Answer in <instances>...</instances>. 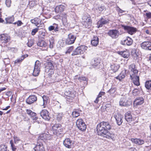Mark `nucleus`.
Returning a JSON list of instances; mask_svg holds the SVG:
<instances>
[{"mask_svg": "<svg viewBox=\"0 0 151 151\" xmlns=\"http://www.w3.org/2000/svg\"><path fill=\"white\" fill-rule=\"evenodd\" d=\"M104 6L100 5L98 6V9L100 12H101L104 9Z\"/></svg>", "mask_w": 151, "mask_h": 151, "instance_id": "nucleus-53", "label": "nucleus"}, {"mask_svg": "<svg viewBox=\"0 0 151 151\" xmlns=\"http://www.w3.org/2000/svg\"><path fill=\"white\" fill-rule=\"evenodd\" d=\"M37 97L34 95L30 96L26 100V102L28 104L34 103L37 100Z\"/></svg>", "mask_w": 151, "mask_h": 151, "instance_id": "nucleus-14", "label": "nucleus"}, {"mask_svg": "<svg viewBox=\"0 0 151 151\" xmlns=\"http://www.w3.org/2000/svg\"><path fill=\"white\" fill-rule=\"evenodd\" d=\"M76 38V36L71 34L68 35V37L66 40V43L68 44H71L74 43Z\"/></svg>", "mask_w": 151, "mask_h": 151, "instance_id": "nucleus-13", "label": "nucleus"}, {"mask_svg": "<svg viewBox=\"0 0 151 151\" xmlns=\"http://www.w3.org/2000/svg\"><path fill=\"white\" fill-rule=\"evenodd\" d=\"M133 43L132 40L129 37H127L126 39L121 42V43L123 45L130 46L132 45Z\"/></svg>", "mask_w": 151, "mask_h": 151, "instance_id": "nucleus-19", "label": "nucleus"}, {"mask_svg": "<svg viewBox=\"0 0 151 151\" xmlns=\"http://www.w3.org/2000/svg\"><path fill=\"white\" fill-rule=\"evenodd\" d=\"M14 18L13 16L6 18L5 19L6 23H12L14 21Z\"/></svg>", "mask_w": 151, "mask_h": 151, "instance_id": "nucleus-38", "label": "nucleus"}, {"mask_svg": "<svg viewBox=\"0 0 151 151\" xmlns=\"http://www.w3.org/2000/svg\"><path fill=\"white\" fill-rule=\"evenodd\" d=\"M130 151H137L136 150L134 147L131 148L130 149Z\"/></svg>", "mask_w": 151, "mask_h": 151, "instance_id": "nucleus-61", "label": "nucleus"}, {"mask_svg": "<svg viewBox=\"0 0 151 151\" xmlns=\"http://www.w3.org/2000/svg\"><path fill=\"white\" fill-rule=\"evenodd\" d=\"M28 55L27 54L24 55H22L20 58L17 59L15 61V64L19 63L21 62L25 58L27 57Z\"/></svg>", "mask_w": 151, "mask_h": 151, "instance_id": "nucleus-33", "label": "nucleus"}, {"mask_svg": "<svg viewBox=\"0 0 151 151\" xmlns=\"http://www.w3.org/2000/svg\"><path fill=\"white\" fill-rule=\"evenodd\" d=\"M98 97H97L96 98V100L94 101V102L95 103H97L98 101Z\"/></svg>", "mask_w": 151, "mask_h": 151, "instance_id": "nucleus-63", "label": "nucleus"}, {"mask_svg": "<svg viewBox=\"0 0 151 151\" xmlns=\"http://www.w3.org/2000/svg\"><path fill=\"white\" fill-rule=\"evenodd\" d=\"M11 0H6L5 3L6 5V6L9 7L11 6Z\"/></svg>", "mask_w": 151, "mask_h": 151, "instance_id": "nucleus-52", "label": "nucleus"}, {"mask_svg": "<svg viewBox=\"0 0 151 151\" xmlns=\"http://www.w3.org/2000/svg\"><path fill=\"white\" fill-rule=\"evenodd\" d=\"M148 0H142V2H144V3L147 4H150V3L148 2Z\"/></svg>", "mask_w": 151, "mask_h": 151, "instance_id": "nucleus-59", "label": "nucleus"}, {"mask_svg": "<svg viewBox=\"0 0 151 151\" xmlns=\"http://www.w3.org/2000/svg\"><path fill=\"white\" fill-rule=\"evenodd\" d=\"M125 119L128 122H130L132 121V116L130 111H128L126 113Z\"/></svg>", "mask_w": 151, "mask_h": 151, "instance_id": "nucleus-26", "label": "nucleus"}, {"mask_svg": "<svg viewBox=\"0 0 151 151\" xmlns=\"http://www.w3.org/2000/svg\"><path fill=\"white\" fill-rule=\"evenodd\" d=\"M39 29V28H36L34 29H33L32 32V35H35L36 33L38 31Z\"/></svg>", "mask_w": 151, "mask_h": 151, "instance_id": "nucleus-48", "label": "nucleus"}, {"mask_svg": "<svg viewBox=\"0 0 151 151\" xmlns=\"http://www.w3.org/2000/svg\"><path fill=\"white\" fill-rule=\"evenodd\" d=\"M99 38L96 36L94 37L91 41V44L92 45L96 46L99 43Z\"/></svg>", "mask_w": 151, "mask_h": 151, "instance_id": "nucleus-27", "label": "nucleus"}, {"mask_svg": "<svg viewBox=\"0 0 151 151\" xmlns=\"http://www.w3.org/2000/svg\"><path fill=\"white\" fill-rule=\"evenodd\" d=\"M63 116V114L62 113H58L56 115V119L58 121H60L62 118Z\"/></svg>", "mask_w": 151, "mask_h": 151, "instance_id": "nucleus-41", "label": "nucleus"}, {"mask_svg": "<svg viewBox=\"0 0 151 151\" xmlns=\"http://www.w3.org/2000/svg\"><path fill=\"white\" fill-rule=\"evenodd\" d=\"M1 13L0 12V22H4V20L1 18Z\"/></svg>", "mask_w": 151, "mask_h": 151, "instance_id": "nucleus-60", "label": "nucleus"}, {"mask_svg": "<svg viewBox=\"0 0 151 151\" xmlns=\"http://www.w3.org/2000/svg\"><path fill=\"white\" fill-rule=\"evenodd\" d=\"M80 111L78 110L75 109L74 110L72 113L73 117H77L80 116Z\"/></svg>", "mask_w": 151, "mask_h": 151, "instance_id": "nucleus-35", "label": "nucleus"}, {"mask_svg": "<svg viewBox=\"0 0 151 151\" xmlns=\"http://www.w3.org/2000/svg\"><path fill=\"white\" fill-rule=\"evenodd\" d=\"M65 8V6L62 5L57 6L55 10L56 13L61 12L64 11Z\"/></svg>", "mask_w": 151, "mask_h": 151, "instance_id": "nucleus-22", "label": "nucleus"}, {"mask_svg": "<svg viewBox=\"0 0 151 151\" xmlns=\"http://www.w3.org/2000/svg\"><path fill=\"white\" fill-rule=\"evenodd\" d=\"M6 89V88H2L1 89H0V93L2 91L5 90Z\"/></svg>", "mask_w": 151, "mask_h": 151, "instance_id": "nucleus-64", "label": "nucleus"}, {"mask_svg": "<svg viewBox=\"0 0 151 151\" xmlns=\"http://www.w3.org/2000/svg\"><path fill=\"white\" fill-rule=\"evenodd\" d=\"M39 19L38 18H35L33 19L30 20V22L32 24H35L36 22L39 20Z\"/></svg>", "mask_w": 151, "mask_h": 151, "instance_id": "nucleus-54", "label": "nucleus"}, {"mask_svg": "<svg viewBox=\"0 0 151 151\" xmlns=\"http://www.w3.org/2000/svg\"><path fill=\"white\" fill-rule=\"evenodd\" d=\"M26 112L27 114H28L30 117L32 118V119L34 120H36L38 118L36 117V114L32 112L30 110L27 109Z\"/></svg>", "mask_w": 151, "mask_h": 151, "instance_id": "nucleus-23", "label": "nucleus"}, {"mask_svg": "<svg viewBox=\"0 0 151 151\" xmlns=\"http://www.w3.org/2000/svg\"><path fill=\"white\" fill-rule=\"evenodd\" d=\"M114 117L115 118L116 122L118 125H121L123 122L122 119V116L119 114H115L114 115Z\"/></svg>", "mask_w": 151, "mask_h": 151, "instance_id": "nucleus-17", "label": "nucleus"}, {"mask_svg": "<svg viewBox=\"0 0 151 151\" xmlns=\"http://www.w3.org/2000/svg\"><path fill=\"white\" fill-rule=\"evenodd\" d=\"M52 138L51 135L49 134L48 132L40 134L38 137V139L41 140V141L45 142L46 140H50Z\"/></svg>", "mask_w": 151, "mask_h": 151, "instance_id": "nucleus-7", "label": "nucleus"}, {"mask_svg": "<svg viewBox=\"0 0 151 151\" xmlns=\"http://www.w3.org/2000/svg\"><path fill=\"white\" fill-rule=\"evenodd\" d=\"M69 92H70L69 91L68 92L66 91L65 92V95L66 96H68L70 95Z\"/></svg>", "mask_w": 151, "mask_h": 151, "instance_id": "nucleus-58", "label": "nucleus"}, {"mask_svg": "<svg viewBox=\"0 0 151 151\" xmlns=\"http://www.w3.org/2000/svg\"><path fill=\"white\" fill-rule=\"evenodd\" d=\"M98 61V60L97 59H94L93 61H92V63L93 65L94 66H96L98 65L99 63Z\"/></svg>", "mask_w": 151, "mask_h": 151, "instance_id": "nucleus-49", "label": "nucleus"}, {"mask_svg": "<svg viewBox=\"0 0 151 151\" xmlns=\"http://www.w3.org/2000/svg\"><path fill=\"white\" fill-rule=\"evenodd\" d=\"M107 34L112 39H116L118 38L120 34L119 31L116 29L109 30Z\"/></svg>", "mask_w": 151, "mask_h": 151, "instance_id": "nucleus-8", "label": "nucleus"}, {"mask_svg": "<svg viewBox=\"0 0 151 151\" xmlns=\"http://www.w3.org/2000/svg\"><path fill=\"white\" fill-rule=\"evenodd\" d=\"M54 68L52 64L50 62H48L46 66V70L48 71L52 70Z\"/></svg>", "mask_w": 151, "mask_h": 151, "instance_id": "nucleus-29", "label": "nucleus"}, {"mask_svg": "<svg viewBox=\"0 0 151 151\" xmlns=\"http://www.w3.org/2000/svg\"><path fill=\"white\" fill-rule=\"evenodd\" d=\"M87 47L84 45H81L78 47L73 52L72 54L73 56L83 54L86 50Z\"/></svg>", "mask_w": 151, "mask_h": 151, "instance_id": "nucleus-4", "label": "nucleus"}, {"mask_svg": "<svg viewBox=\"0 0 151 151\" xmlns=\"http://www.w3.org/2000/svg\"><path fill=\"white\" fill-rule=\"evenodd\" d=\"M119 67V65L115 64H113L110 66L111 70L114 73L116 72L118 70Z\"/></svg>", "mask_w": 151, "mask_h": 151, "instance_id": "nucleus-31", "label": "nucleus"}, {"mask_svg": "<svg viewBox=\"0 0 151 151\" xmlns=\"http://www.w3.org/2000/svg\"><path fill=\"white\" fill-rule=\"evenodd\" d=\"M115 91L116 89L115 88L111 87V88L108 91L110 94H113L115 92Z\"/></svg>", "mask_w": 151, "mask_h": 151, "instance_id": "nucleus-51", "label": "nucleus"}, {"mask_svg": "<svg viewBox=\"0 0 151 151\" xmlns=\"http://www.w3.org/2000/svg\"><path fill=\"white\" fill-rule=\"evenodd\" d=\"M60 126V124H55L52 127V132L54 135L58 136L63 134L62 129Z\"/></svg>", "mask_w": 151, "mask_h": 151, "instance_id": "nucleus-3", "label": "nucleus"}, {"mask_svg": "<svg viewBox=\"0 0 151 151\" xmlns=\"http://www.w3.org/2000/svg\"><path fill=\"white\" fill-rule=\"evenodd\" d=\"M49 41L50 42V44L49 46L50 47V48H52L54 46V40L53 38H51L49 40Z\"/></svg>", "mask_w": 151, "mask_h": 151, "instance_id": "nucleus-43", "label": "nucleus"}, {"mask_svg": "<svg viewBox=\"0 0 151 151\" xmlns=\"http://www.w3.org/2000/svg\"><path fill=\"white\" fill-rule=\"evenodd\" d=\"M142 104V99L140 97L137 98L134 101V105L135 106H138Z\"/></svg>", "mask_w": 151, "mask_h": 151, "instance_id": "nucleus-30", "label": "nucleus"}, {"mask_svg": "<svg viewBox=\"0 0 151 151\" xmlns=\"http://www.w3.org/2000/svg\"><path fill=\"white\" fill-rule=\"evenodd\" d=\"M70 96H66L65 98L67 100V101H69L72 102L73 99L75 97V94L74 93L71 92H69Z\"/></svg>", "mask_w": 151, "mask_h": 151, "instance_id": "nucleus-28", "label": "nucleus"}, {"mask_svg": "<svg viewBox=\"0 0 151 151\" xmlns=\"http://www.w3.org/2000/svg\"><path fill=\"white\" fill-rule=\"evenodd\" d=\"M37 44L38 46L41 47H45L47 45V43L43 40H39Z\"/></svg>", "mask_w": 151, "mask_h": 151, "instance_id": "nucleus-34", "label": "nucleus"}, {"mask_svg": "<svg viewBox=\"0 0 151 151\" xmlns=\"http://www.w3.org/2000/svg\"><path fill=\"white\" fill-rule=\"evenodd\" d=\"M64 145L67 148H71L73 147V143L69 138H67L63 141Z\"/></svg>", "mask_w": 151, "mask_h": 151, "instance_id": "nucleus-15", "label": "nucleus"}, {"mask_svg": "<svg viewBox=\"0 0 151 151\" xmlns=\"http://www.w3.org/2000/svg\"><path fill=\"white\" fill-rule=\"evenodd\" d=\"M117 53L119 55H122V56L124 58H128L130 55V53L127 50L123 51H118Z\"/></svg>", "mask_w": 151, "mask_h": 151, "instance_id": "nucleus-24", "label": "nucleus"}, {"mask_svg": "<svg viewBox=\"0 0 151 151\" xmlns=\"http://www.w3.org/2000/svg\"><path fill=\"white\" fill-rule=\"evenodd\" d=\"M143 32H145L146 34H151V31H150L149 29H143Z\"/></svg>", "mask_w": 151, "mask_h": 151, "instance_id": "nucleus-55", "label": "nucleus"}, {"mask_svg": "<svg viewBox=\"0 0 151 151\" xmlns=\"http://www.w3.org/2000/svg\"><path fill=\"white\" fill-rule=\"evenodd\" d=\"M125 73H124L122 72L115 78L116 79L119 80V81H121L122 79L125 78Z\"/></svg>", "mask_w": 151, "mask_h": 151, "instance_id": "nucleus-37", "label": "nucleus"}, {"mask_svg": "<svg viewBox=\"0 0 151 151\" xmlns=\"http://www.w3.org/2000/svg\"><path fill=\"white\" fill-rule=\"evenodd\" d=\"M111 128V126L108 122H103L97 126V131L99 135L108 138L113 139L115 135L110 133L108 130Z\"/></svg>", "mask_w": 151, "mask_h": 151, "instance_id": "nucleus-1", "label": "nucleus"}, {"mask_svg": "<svg viewBox=\"0 0 151 151\" xmlns=\"http://www.w3.org/2000/svg\"><path fill=\"white\" fill-rule=\"evenodd\" d=\"M61 16L62 17V21L63 24L66 26H68L69 23L67 19V15L65 13H63L61 14Z\"/></svg>", "mask_w": 151, "mask_h": 151, "instance_id": "nucleus-25", "label": "nucleus"}, {"mask_svg": "<svg viewBox=\"0 0 151 151\" xmlns=\"http://www.w3.org/2000/svg\"><path fill=\"white\" fill-rule=\"evenodd\" d=\"M142 48L146 50H151V43L147 42H142Z\"/></svg>", "mask_w": 151, "mask_h": 151, "instance_id": "nucleus-21", "label": "nucleus"}, {"mask_svg": "<svg viewBox=\"0 0 151 151\" xmlns=\"http://www.w3.org/2000/svg\"><path fill=\"white\" fill-rule=\"evenodd\" d=\"M82 19L84 22V24L86 28H89L91 24V20L90 17L84 16L83 17Z\"/></svg>", "mask_w": 151, "mask_h": 151, "instance_id": "nucleus-12", "label": "nucleus"}, {"mask_svg": "<svg viewBox=\"0 0 151 151\" xmlns=\"http://www.w3.org/2000/svg\"><path fill=\"white\" fill-rule=\"evenodd\" d=\"M14 143L15 144L18 143L19 141H21L19 138L16 136L14 137Z\"/></svg>", "mask_w": 151, "mask_h": 151, "instance_id": "nucleus-46", "label": "nucleus"}, {"mask_svg": "<svg viewBox=\"0 0 151 151\" xmlns=\"http://www.w3.org/2000/svg\"><path fill=\"white\" fill-rule=\"evenodd\" d=\"M10 107V106H7V107H6L5 108H4V109H3V110H7V109H8Z\"/></svg>", "mask_w": 151, "mask_h": 151, "instance_id": "nucleus-62", "label": "nucleus"}, {"mask_svg": "<svg viewBox=\"0 0 151 151\" xmlns=\"http://www.w3.org/2000/svg\"><path fill=\"white\" fill-rule=\"evenodd\" d=\"M8 40L7 35L5 34L0 35V43L6 44L8 42Z\"/></svg>", "mask_w": 151, "mask_h": 151, "instance_id": "nucleus-18", "label": "nucleus"}, {"mask_svg": "<svg viewBox=\"0 0 151 151\" xmlns=\"http://www.w3.org/2000/svg\"><path fill=\"white\" fill-rule=\"evenodd\" d=\"M122 27L129 34L132 35L136 32V28L128 26L122 25Z\"/></svg>", "mask_w": 151, "mask_h": 151, "instance_id": "nucleus-10", "label": "nucleus"}, {"mask_svg": "<svg viewBox=\"0 0 151 151\" xmlns=\"http://www.w3.org/2000/svg\"><path fill=\"white\" fill-rule=\"evenodd\" d=\"M43 99V102H42L40 103V105L41 106H43V107L45 108V106L47 104V98L45 96H43L42 97Z\"/></svg>", "mask_w": 151, "mask_h": 151, "instance_id": "nucleus-32", "label": "nucleus"}, {"mask_svg": "<svg viewBox=\"0 0 151 151\" xmlns=\"http://www.w3.org/2000/svg\"><path fill=\"white\" fill-rule=\"evenodd\" d=\"M34 43V42L33 40H29L27 43L28 46L29 47H31L32 46Z\"/></svg>", "mask_w": 151, "mask_h": 151, "instance_id": "nucleus-47", "label": "nucleus"}, {"mask_svg": "<svg viewBox=\"0 0 151 151\" xmlns=\"http://www.w3.org/2000/svg\"><path fill=\"white\" fill-rule=\"evenodd\" d=\"M119 105L122 106H128L129 105L126 96H122L119 101Z\"/></svg>", "mask_w": 151, "mask_h": 151, "instance_id": "nucleus-16", "label": "nucleus"}, {"mask_svg": "<svg viewBox=\"0 0 151 151\" xmlns=\"http://www.w3.org/2000/svg\"><path fill=\"white\" fill-rule=\"evenodd\" d=\"M48 29L50 31H51L54 29L55 31H58V30H57V26L55 27L53 26H50L48 27Z\"/></svg>", "mask_w": 151, "mask_h": 151, "instance_id": "nucleus-45", "label": "nucleus"}, {"mask_svg": "<svg viewBox=\"0 0 151 151\" xmlns=\"http://www.w3.org/2000/svg\"><path fill=\"white\" fill-rule=\"evenodd\" d=\"M109 20L108 19H104L101 18L97 22V27L98 28L101 27H102L103 25L107 24L109 23Z\"/></svg>", "mask_w": 151, "mask_h": 151, "instance_id": "nucleus-20", "label": "nucleus"}, {"mask_svg": "<svg viewBox=\"0 0 151 151\" xmlns=\"http://www.w3.org/2000/svg\"><path fill=\"white\" fill-rule=\"evenodd\" d=\"M143 14L144 15H145L147 18L151 19V13L147 10L144 11Z\"/></svg>", "mask_w": 151, "mask_h": 151, "instance_id": "nucleus-40", "label": "nucleus"}, {"mask_svg": "<svg viewBox=\"0 0 151 151\" xmlns=\"http://www.w3.org/2000/svg\"><path fill=\"white\" fill-rule=\"evenodd\" d=\"M129 69L131 71L130 77L133 80L134 83L137 86L139 85V78L137 76L138 70L135 69V65L134 64L130 65L129 67Z\"/></svg>", "mask_w": 151, "mask_h": 151, "instance_id": "nucleus-2", "label": "nucleus"}, {"mask_svg": "<svg viewBox=\"0 0 151 151\" xmlns=\"http://www.w3.org/2000/svg\"><path fill=\"white\" fill-rule=\"evenodd\" d=\"M75 77L76 79L78 78L80 81H85L86 80V78L84 76H81L78 77V76H75Z\"/></svg>", "mask_w": 151, "mask_h": 151, "instance_id": "nucleus-42", "label": "nucleus"}, {"mask_svg": "<svg viewBox=\"0 0 151 151\" xmlns=\"http://www.w3.org/2000/svg\"><path fill=\"white\" fill-rule=\"evenodd\" d=\"M41 65V63L39 60H37L35 62L32 73L33 76H36L39 75L40 72Z\"/></svg>", "mask_w": 151, "mask_h": 151, "instance_id": "nucleus-6", "label": "nucleus"}, {"mask_svg": "<svg viewBox=\"0 0 151 151\" xmlns=\"http://www.w3.org/2000/svg\"><path fill=\"white\" fill-rule=\"evenodd\" d=\"M35 151H44L45 148L43 145V142L41 140L37 139V144L34 148Z\"/></svg>", "mask_w": 151, "mask_h": 151, "instance_id": "nucleus-9", "label": "nucleus"}, {"mask_svg": "<svg viewBox=\"0 0 151 151\" xmlns=\"http://www.w3.org/2000/svg\"><path fill=\"white\" fill-rule=\"evenodd\" d=\"M23 24V23L22 22L19 20L18 21L17 23V25L18 26H20Z\"/></svg>", "mask_w": 151, "mask_h": 151, "instance_id": "nucleus-56", "label": "nucleus"}, {"mask_svg": "<svg viewBox=\"0 0 151 151\" xmlns=\"http://www.w3.org/2000/svg\"><path fill=\"white\" fill-rule=\"evenodd\" d=\"M39 21H40V20L39 19V20L37 21V22H36L34 24H35V26H37V28H38V27H39V26H38V25H39Z\"/></svg>", "mask_w": 151, "mask_h": 151, "instance_id": "nucleus-57", "label": "nucleus"}, {"mask_svg": "<svg viewBox=\"0 0 151 151\" xmlns=\"http://www.w3.org/2000/svg\"><path fill=\"white\" fill-rule=\"evenodd\" d=\"M10 143L11 145V146L12 151H16V146L14 145L13 142L12 140H11L10 142Z\"/></svg>", "mask_w": 151, "mask_h": 151, "instance_id": "nucleus-44", "label": "nucleus"}, {"mask_svg": "<svg viewBox=\"0 0 151 151\" xmlns=\"http://www.w3.org/2000/svg\"><path fill=\"white\" fill-rule=\"evenodd\" d=\"M131 140L132 142L134 143L137 145H141V144L142 140L139 139L132 138L131 139Z\"/></svg>", "mask_w": 151, "mask_h": 151, "instance_id": "nucleus-36", "label": "nucleus"}, {"mask_svg": "<svg viewBox=\"0 0 151 151\" xmlns=\"http://www.w3.org/2000/svg\"><path fill=\"white\" fill-rule=\"evenodd\" d=\"M76 124L78 129L81 131H84L86 128V126L82 119L77 120Z\"/></svg>", "mask_w": 151, "mask_h": 151, "instance_id": "nucleus-5", "label": "nucleus"}, {"mask_svg": "<svg viewBox=\"0 0 151 151\" xmlns=\"http://www.w3.org/2000/svg\"><path fill=\"white\" fill-rule=\"evenodd\" d=\"M40 116L45 120L48 121L50 119L49 113L48 111L45 109L42 110L40 113Z\"/></svg>", "mask_w": 151, "mask_h": 151, "instance_id": "nucleus-11", "label": "nucleus"}, {"mask_svg": "<svg viewBox=\"0 0 151 151\" xmlns=\"http://www.w3.org/2000/svg\"><path fill=\"white\" fill-rule=\"evenodd\" d=\"M73 49V47L72 46L70 47H69L68 50H67L66 52L65 53L67 54V53H70V52H71L72 50Z\"/></svg>", "mask_w": 151, "mask_h": 151, "instance_id": "nucleus-50", "label": "nucleus"}, {"mask_svg": "<svg viewBox=\"0 0 151 151\" xmlns=\"http://www.w3.org/2000/svg\"><path fill=\"white\" fill-rule=\"evenodd\" d=\"M145 86L147 89L151 90V81H147Z\"/></svg>", "mask_w": 151, "mask_h": 151, "instance_id": "nucleus-39", "label": "nucleus"}]
</instances>
